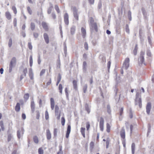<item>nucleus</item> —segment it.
Instances as JSON below:
<instances>
[{
  "instance_id": "9d476101",
  "label": "nucleus",
  "mask_w": 154,
  "mask_h": 154,
  "mask_svg": "<svg viewBox=\"0 0 154 154\" xmlns=\"http://www.w3.org/2000/svg\"><path fill=\"white\" fill-rule=\"evenodd\" d=\"M144 52L141 51L140 54V57L139 58L140 61L142 63H143L144 61V58L143 55H144Z\"/></svg>"
},
{
  "instance_id": "0eeeda50",
  "label": "nucleus",
  "mask_w": 154,
  "mask_h": 154,
  "mask_svg": "<svg viewBox=\"0 0 154 154\" xmlns=\"http://www.w3.org/2000/svg\"><path fill=\"white\" fill-rule=\"evenodd\" d=\"M73 14L74 18L76 20H79V16L77 13V10L76 8H73Z\"/></svg>"
},
{
  "instance_id": "bf43d9fd",
  "label": "nucleus",
  "mask_w": 154,
  "mask_h": 154,
  "mask_svg": "<svg viewBox=\"0 0 154 154\" xmlns=\"http://www.w3.org/2000/svg\"><path fill=\"white\" fill-rule=\"evenodd\" d=\"M41 63V60L40 59V56L38 54V64H40Z\"/></svg>"
},
{
  "instance_id": "a878e982",
  "label": "nucleus",
  "mask_w": 154,
  "mask_h": 154,
  "mask_svg": "<svg viewBox=\"0 0 154 154\" xmlns=\"http://www.w3.org/2000/svg\"><path fill=\"white\" fill-rule=\"evenodd\" d=\"M94 146V143L93 142L91 141L90 143V149L91 151H92L93 149Z\"/></svg>"
},
{
  "instance_id": "864d4df0",
  "label": "nucleus",
  "mask_w": 154,
  "mask_h": 154,
  "mask_svg": "<svg viewBox=\"0 0 154 154\" xmlns=\"http://www.w3.org/2000/svg\"><path fill=\"white\" fill-rule=\"evenodd\" d=\"M65 119L63 117L61 118V124L62 125H64L65 124Z\"/></svg>"
},
{
  "instance_id": "a211bd4d",
  "label": "nucleus",
  "mask_w": 154,
  "mask_h": 154,
  "mask_svg": "<svg viewBox=\"0 0 154 154\" xmlns=\"http://www.w3.org/2000/svg\"><path fill=\"white\" fill-rule=\"evenodd\" d=\"M43 28L46 31L48 30V27L46 23L45 22H42V23Z\"/></svg>"
},
{
  "instance_id": "3c124183",
  "label": "nucleus",
  "mask_w": 154,
  "mask_h": 154,
  "mask_svg": "<svg viewBox=\"0 0 154 154\" xmlns=\"http://www.w3.org/2000/svg\"><path fill=\"white\" fill-rule=\"evenodd\" d=\"M45 69H42L41 71L40 75V76H42L45 72Z\"/></svg>"
},
{
  "instance_id": "052dcab7",
  "label": "nucleus",
  "mask_w": 154,
  "mask_h": 154,
  "mask_svg": "<svg viewBox=\"0 0 154 154\" xmlns=\"http://www.w3.org/2000/svg\"><path fill=\"white\" fill-rule=\"evenodd\" d=\"M84 47L87 50H88V43L85 42V43Z\"/></svg>"
},
{
  "instance_id": "20e7f679",
  "label": "nucleus",
  "mask_w": 154,
  "mask_h": 154,
  "mask_svg": "<svg viewBox=\"0 0 154 154\" xmlns=\"http://www.w3.org/2000/svg\"><path fill=\"white\" fill-rule=\"evenodd\" d=\"M90 28L91 32L95 31L97 32L98 31L97 26L96 23L92 24L90 25Z\"/></svg>"
},
{
  "instance_id": "de8ad7c7",
  "label": "nucleus",
  "mask_w": 154,
  "mask_h": 154,
  "mask_svg": "<svg viewBox=\"0 0 154 154\" xmlns=\"http://www.w3.org/2000/svg\"><path fill=\"white\" fill-rule=\"evenodd\" d=\"M90 25H91L92 24L94 23H96L94 21V20L92 17H91L90 18Z\"/></svg>"
},
{
  "instance_id": "393cba45",
  "label": "nucleus",
  "mask_w": 154,
  "mask_h": 154,
  "mask_svg": "<svg viewBox=\"0 0 154 154\" xmlns=\"http://www.w3.org/2000/svg\"><path fill=\"white\" fill-rule=\"evenodd\" d=\"M59 107L57 105H56L55 106V116H57V114H58L60 112H59Z\"/></svg>"
},
{
  "instance_id": "c03bdc74",
  "label": "nucleus",
  "mask_w": 154,
  "mask_h": 154,
  "mask_svg": "<svg viewBox=\"0 0 154 154\" xmlns=\"http://www.w3.org/2000/svg\"><path fill=\"white\" fill-rule=\"evenodd\" d=\"M121 81V79L119 77H116V84L117 85L118 83H120Z\"/></svg>"
},
{
  "instance_id": "f03ea898",
  "label": "nucleus",
  "mask_w": 154,
  "mask_h": 154,
  "mask_svg": "<svg viewBox=\"0 0 154 154\" xmlns=\"http://www.w3.org/2000/svg\"><path fill=\"white\" fill-rule=\"evenodd\" d=\"M139 94L137 92L136 94V98L135 100V105H138L140 108L142 107L141 99L139 97Z\"/></svg>"
},
{
  "instance_id": "f3484780",
  "label": "nucleus",
  "mask_w": 154,
  "mask_h": 154,
  "mask_svg": "<svg viewBox=\"0 0 154 154\" xmlns=\"http://www.w3.org/2000/svg\"><path fill=\"white\" fill-rule=\"evenodd\" d=\"M70 130L71 126L70 125H68L67 127V128L66 134V138H68L69 137V135L70 132Z\"/></svg>"
},
{
  "instance_id": "72a5a7b5",
  "label": "nucleus",
  "mask_w": 154,
  "mask_h": 154,
  "mask_svg": "<svg viewBox=\"0 0 154 154\" xmlns=\"http://www.w3.org/2000/svg\"><path fill=\"white\" fill-rule=\"evenodd\" d=\"M110 142V139L108 138L106 140V148L107 149L108 148Z\"/></svg>"
},
{
  "instance_id": "7c9ffc66",
  "label": "nucleus",
  "mask_w": 154,
  "mask_h": 154,
  "mask_svg": "<svg viewBox=\"0 0 154 154\" xmlns=\"http://www.w3.org/2000/svg\"><path fill=\"white\" fill-rule=\"evenodd\" d=\"M148 131H147V136H148L149 134L151 132V126L150 124H148Z\"/></svg>"
},
{
  "instance_id": "c9c22d12",
  "label": "nucleus",
  "mask_w": 154,
  "mask_h": 154,
  "mask_svg": "<svg viewBox=\"0 0 154 154\" xmlns=\"http://www.w3.org/2000/svg\"><path fill=\"white\" fill-rule=\"evenodd\" d=\"M73 84L74 88L75 89H76L77 88V81L75 80H73Z\"/></svg>"
},
{
  "instance_id": "49530a36",
  "label": "nucleus",
  "mask_w": 154,
  "mask_h": 154,
  "mask_svg": "<svg viewBox=\"0 0 154 154\" xmlns=\"http://www.w3.org/2000/svg\"><path fill=\"white\" fill-rule=\"evenodd\" d=\"M38 152L39 154H43V150L42 148H40L38 149Z\"/></svg>"
},
{
  "instance_id": "9b49d317",
  "label": "nucleus",
  "mask_w": 154,
  "mask_h": 154,
  "mask_svg": "<svg viewBox=\"0 0 154 154\" xmlns=\"http://www.w3.org/2000/svg\"><path fill=\"white\" fill-rule=\"evenodd\" d=\"M51 107L52 110H53L54 109L55 103L54 99L53 98H51L50 99Z\"/></svg>"
},
{
  "instance_id": "f8f14e48",
  "label": "nucleus",
  "mask_w": 154,
  "mask_h": 154,
  "mask_svg": "<svg viewBox=\"0 0 154 154\" xmlns=\"http://www.w3.org/2000/svg\"><path fill=\"white\" fill-rule=\"evenodd\" d=\"M76 30V26H72L70 28V32L72 35H74L75 32Z\"/></svg>"
},
{
  "instance_id": "ea45409f",
  "label": "nucleus",
  "mask_w": 154,
  "mask_h": 154,
  "mask_svg": "<svg viewBox=\"0 0 154 154\" xmlns=\"http://www.w3.org/2000/svg\"><path fill=\"white\" fill-rule=\"evenodd\" d=\"M12 9L13 10L14 14H16L17 13V11L16 7L14 6H13L12 7Z\"/></svg>"
},
{
  "instance_id": "a18cd8bd",
  "label": "nucleus",
  "mask_w": 154,
  "mask_h": 154,
  "mask_svg": "<svg viewBox=\"0 0 154 154\" xmlns=\"http://www.w3.org/2000/svg\"><path fill=\"white\" fill-rule=\"evenodd\" d=\"M27 10L28 13L31 15L32 14V11L30 7L29 6L27 7Z\"/></svg>"
},
{
  "instance_id": "2eb2a0df",
  "label": "nucleus",
  "mask_w": 154,
  "mask_h": 154,
  "mask_svg": "<svg viewBox=\"0 0 154 154\" xmlns=\"http://www.w3.org/2000/svg\"><path fill=\"white\" fill-rule=\"evenodd\" d=\"M44 38L45 42L47 44H48L49 42V39L48 35L46 33H45L44 34Z\"/></svg>"
},
{
  "instance_id": "a19ab883",
  "label": "nucleus",
  "mask_w": 154,
  "mask_h": 154,
  "mask_svg": "<svg viewBox=\"0 0 154 154\" xmlns=\"http://www.w3.org/2000/svg\"><path fill=\"white\" fill-rule=\"evenodd\" d=\"M33 140L34 142L36 143H38V138L37 136H35L33 137Z\"/></svg>"
},
{
  "instance_id": "37998d69",
  "label": "nucleus",
  "mask_w": 154,
  "mask_h": 154,
  "mask_svg": "<svg viewBox=\"0 0 154 154\" xmlns=\"http://www.w3.org/2000/svg\"><path fill=\"white\" fill-rule=\"evenodd\" d=\"M86 127L87 131H88L90 127V124L89 122H87L86 123Z\"/></svg>"
},
{
  "instance_id": "680f3d73",
  "label": "nucleus",
  "mask_w": 154,
  "mask_h": 154,
  "mask_svg": "<svg viewBox=\"0 0 154 154\" xmlns=\"http://www.w3.org/2000/svg\"><path fill=\"white\" fill-rule=\"evenodd\" d=\"M57 128H54V136L56 137L57 136Z\"/></svg>"
},
{
  "instance_id": "69168bd1",
  "label": "nucleus",
  "mask_w": 154,
  "mask_h": 154,
  "mask_svg": "<svg viewBox=\"0 0 154 154\" xmlns=\"http://www.w3.org/2000/svg\"><path fill=\"white\" fill-rule=\"evenodd\" d=\"M123 108L122 107L120 109L119 115L120 116H122V113H123Z\"/></svg>"
},
{
  "instance_id": "c756f323",
  "label": "nucleus",
  "mask_w": 154,
  "mask_h": 154,
  "mask_svg": "<svg viewBox=\"0 0 154 154\" xmlns=\"http://www.w3.org/2000/svg\"><path fill=\"white\" fill-rule=\"evenodd\" d=\"M87 63L85 61H84L83 64V69L84 71H85L86 69Z\"/></svg>"
},
{
  "instance_id": "ddd939ff",
  "label": "nucleus",
  "mask_w": 154,
  "mask_h": 154,
  "mask_svg": "<svg viewBox=\"0 0 154 154\" xmlns=\"http://www.w3.org/2000/svg\"><path fill=\"white\" fill-rule=\"evenodd\" d=\"M46 137L48 140H50L51 137V134L49 129H48L46 130Z\"/></svg>"
},
{
  "instance_id": "09e8293b",
  "label": "nucleus",
  "mask_w": 154,
  "mask_h": 154,
  "mask_svg": "<svg viewBox=\"0 0 154 154\" xmlns=\"http://www.w3.org/2000/svg\"><path fill=\"white\" fill-rule=\"evenodd\" d=\"M64 45V53L66 54V52L67 49H66V44L65 42H64L63 44Z\"/></svg>"
},
{
  "instance_id": "4468645a",
  "label": "nucleus",
  "mask_w": 154,
  "mask_h": 154,
  "mask_svg": "<svg viewBox=\"0 0 154 154\" xmlns=\"http://www.w3.org/2000/svg\"><path fill=\"white\" fill-rule=\"evenodd\" d=\"M30 106L32 111V112L33 113L35 111V103L33 100H32L31 101Z\"/></svg>"
},
{
  "instance_id": "bb28decb",
  "label": "nucleus",
  "mask_w": 154,
  "mask_h": 154,
  "mask_svg": "<svg viewBox=\"0 0 154 154\" xmlns=\"http://www.w3.org/2000/svg\"><path fill=\"white\" fill-rule=\"evenodd\" d=\"M13 138V136L11 134H8V141L9 142Z\"/></svg>"
},
{
  "instance_id": "e433bc0d",
  "label": "nucleus",
  "mask_w": 154,
  "mask_h": 154,
  "mask_svg": "<svg viewBox=\"0 0 154 154\" xmlns=\"http://www.w3.org/2000/svg\"><path fill=\"white\" fill-rule=\"evenodd\" d=\"M110 126L108 123L106 124V131L108 132H109L110 131Z\"/></svg>"
},
{
  "instance_id": "dca6fc26",
  "label": "nucleus",
  "mask_w": 154,
  "mask_h": 154,
  "mask_svg": "<svg viewBox=\"0 0 154 154\" xmlns=\"http://www.w3.org/2000/svg\"><path fill=\"white\" fill-rule=\"evenodd\" d=\"M120 135L121 138L123 139L125 138V132L124 129L123 128L120 131Z\"/></svg>"
},
{
  "instance_id": "58836bf2",
  "label": "nucleus",
  "mask_w": 154,
  "mask_h": 154,
  "mask_svg": "<svg viewBox=\"0 0 154 154\" xmlns=\"http://www.w3.org/2000/svg\"><path fill=\"white\" fill-rule=\"evenodd\" d=\"M58 89L60 91V93L61 94H62L63 87L62 85L61 84H60L59 85Z\"/></svg>"
},
{
  "instance_id": "39448f33",
  "label": "nucleus",
  "mask_w": 154,
  "mask_h": 154,
  "mask_svg": "<svg viewBox=\"0 0 154 154\" xmlns=\"http://www.w3.org/2000/svg\"><path fill=\"white\" fill-rule=\"evenodd\" d=\"M24 129L21 128L20 129L17 131V136L18 139H20L21 137L23 136L24 134Z\"/></svg>"
},
{
  "instance_id": "e2e57ef3",
  "label": "nucleus",
  "mask_w": 154,
  "mask_h": 154,
  "mask_svg": "<svg viewBox=\"0 0 154 154\" xmlns=\"http://www.w3.org/2000/svg\"><path fill=\"white\" fill-rule=\"evenodd\" d=\"M87 85H85L84 87H83V91L84 93H85L86 92L87 89Z\"/></svg>"
},
{
  "instance_id": "338daca9",
  "label": "nucleus",
  "mask_w": 154,
  "mask_h": 154,
  "mask_svg": "<svg viewBox=\"0 0 154 154\" xmlns=\"http://www.w3.org/2000/svg\"><path fill=\"white\" fill-rule=\"evenodd\" d=\"M17 20L16 18H15L14 19L13 23L14 26H15L17 25Z\"/></svg>"
},
{
  "instance_id": "7ed1b4c3",
  "label": "nucleus",
  "mask_w": 154,
  "mask_h": 154,
  "mask_svg": "<svg viewBox=\"0 0 154 154\" xmlns=\"http://www.w3.org/2000/svg\"><path fill=\"white\" fill-rule=\"evenodd\" d=\"M130 60L128 58H126L123 63V68H124L125 69H128L129 66Z\"/></svg>"
},
{
  "instance_id": "423d86ee",
  "label": "nucleus",
  "mask_w": 154,
  "mask_h": 154,
  "mask_svg": "<svg viewBox=\"0 0 154 154\" xmlns=\"http://www.w3.org/2000/svg\"><path fill=\"white\" fill-rule=\"evenodd\" d=\"M104 119L103 117H101L100 122V128L101 131H103L104 129Z\"/></svg>"
},
{
  "instance_id": "f704fd0d",
  "label": "nucleus",
  "mask_w": 154,
  "mask_h": 154,
  "mask_svg": "<svg viewBox=\"0 0 154 154\" xmlns=\"http://www.w3.org/2000/svg\"><path fill=\"white\" fill-rule=\"evenodd\" d=\"M0 126L1 128L2 131H4L5 130L4 123L2 121H1L0 122Z\"/></svg>"
},
{
  "instance_id": "f257e3e1",
  "label": "nucleus",
  "mask_w": 154,
  "mask_h": 154,
  "mask_svg": "<svg viewBox=\"0 0 154 154\" xmlns=\"http://www.w3.org/2000/svg\"><path fill=\"white\" fill-rule=\"evenodd\" d=\"M17 64V60L15 57H12L10 62L9 66V72L11 73L13 68L16 66Z\"/></svg>"
},
{
  "instance_id": "412c9836",
  "label": "nucleus",
  "mask_w": 154,
  "mask_h": 154,
  "mask_svg": "<svg viewBox=\"0 0 154 154\" xmlns=\"http://www.w3.org/2000/svg\"><path fill=\"white\" fill-rule=\"evenodd\" d=\"M20 109V103H17L16 106L15 107V110L16 112H19Z\"/></svg>"
},
{
  "instance_id": "79ce46f5",
  "label": "nucleus",
  "mask_w": 154,
  "mask_h": 154,
  "mask_svg": "<svg viewBox=\"0 0 154 154\" xmlns=\"http://www.w3.org/2000/svg\"><path fill=\"white\" fill-rule=\"evenodd\" d=\"M49 118V115L47 110H46L45 112V119L46 120H48Z\"/></svg>"
},
{
  "instance_id": "8fccbe9b",
  "label": "nucleus",
  "mask_w": 154,
  "mask_h": 154,
  "mask_svg": "<svg viewBox=\"0 0 154 154\" xmlns=\"http://www.w3.org/2000/svg\"><path fill=\"white\" fill-rule=\"evenodd\" d=\"M129 117L131 119L133 118V112L131 108L129 109Z\"/></svg>"
},
{
  "instance_id": "1a4fd4ad",
  "label": "nucleus",
  "mask_w": 154,
  "mask_h": 154,
  "mask_svg": "<svg viewBox=\"0 0 154 154\" xmlns=\"http://www.w3.org/2000/svg\"><path fill=\"white\" fill-rule=\"evenodd\" d=\"M146 112L149 115L151 109V104L150 103H148L146 106Z\"/></svg>"
},
{
  "instance_id": "4c0bfd02",
  "label": "nucleus",
  "mask_w": 154,
  "mask_h": 154,
  "mask_svg": "<svg viewBox=\"0 0 154 154\" xmlns=\"http://www.w3.org/2000/svg\"><path fill=\"white\" fill-rule=\"evenodd\" d=\"M85 108L86 110L87 111L88 113L90 112V109L88 105L87 104H86L85 105Z\"/></svg>"
},
{
  "instance_id": "13d9d810",
  "label": "nucleus",
  "mask_w": 154,
  "mask_h": 154,
  "mask_svg": "<svg viewBox=\"0 0 154 154\" xmlns=\"http://www.w3.org/2000/svg\"><path fill=\"white\" fill-rule=\"evenodd\" d=\"M36 118L37 119H39L40 117V113L38 111H36Z\"/></svg>"
},
{
  "instance_id": "6ab92c4d",
  "label": "nucleus",
  "mask_w": 154,
  "mask_h": 154,
  "mask_svg": "<svg viewBox=\"0 0 154 154\" xmlns=\"http://www.w3.org/2000/svg\"><path fill=\"white\" fill-rule=\"evenodd\" d=\"M5 15L6 18L8 20H10L11 19V15L9 11H7L5 12Z\"/></svg>"
},
{
  "instance_id": "5701e85b",
  "label": "nucleus",
  "mask_w": 154,
  "mask_h": 154,
  "mask_svg": "<svg viewBox=\"0 0 154 154\" xmlns=\"http://www.w3.org/2000/svg\"><path fill=\"white\" fill-rule=\"evenodd\" d=\"M135 150V144L133 143L131 145V152L132 154H134Z\"/></svg>"
},
{
  "instance_id": "4be33fe9",
  "label": "nucleus",
  "mask_w": 154,
  "mask_h": 154,
  "mask_svg": "<svg viewBox=\"0 0 154 154\" xmlns=\"http://www.w3.org/2000/svg\"><path fill=\"white\" fill-rule=\"evenodd\" d=\"M85 129L84 128H81V132L84 137H85Z\"/></svg>"
},
{
  "instance_id": "c85d7f7f",
  "label": "nucleus",
  "mask_w": 154,
  "mask_h": 154,
  "mask_svg": "<svg viewBox=\"0 0 154 154\" xmlns=\"http://www.w3.org/2000/svg\"><path fill=\"white\" fill-rule=\"evenodd\" d=\"M61 79V76L60 74H59L57 77V81L56 83L57 86L59 82H60Z\"/></svg>"
},
{
  "instance_id": "cd10ccee",
  "label": "nucleus",
  "mask_w": 154,
  "mask_h": 154,
  "mask_svg": "<svg viewBox=\"0 0 154 154\" xmlns=\"http://www.w3.org/2000/svg\"><path fill=\"white\" fill-rule=\"evenodd\" d=\"M12 44V40L11 38H10L8 42V46L9 48H11Z\"/></svg>"
},
{
  "instance_id": "aec40b11",
  "label": "nucleus",
  "mask_w": 154,
  "mask_h": 154,
  "mask_svg": "<svg viewBox=\"0 0 154 154\" xmlns=\"http://www.w3.org/2000/svg\"><path fill=\"white\" fill-rule=\"evenodd\" d=\"M81 31L83 37L85 38L86 35V31L85 29L83 27H82L81 29Z\"/></svg>"
},
{
  "instance_id": "473e14b6",
  "label": "nucleus",
  "mask_w": 154,
  "mask_h": 154,
  "mask_svg": "<svg viewBox=\"0 0 154 154\" xmlns=\"http://www.w3.org/2000/svg\"><path fill=\"white\" fill-rule=\"evenodd\" d=\"M35 28V24L33 23H31L30 24V28L32 30H33Z\"/></svg>"
},
{
  "instance_id": "4d7b16f0",
  "label": "nucleus",
  "mask_w": 154,
  "mask_h": 154,
  "mask_svg": "<svg viewBox=\"0 0 154 154\" xmlns=\"http://www.w3.org/2000/svg\"><path fill=\"white\" fill-rule=\"evenodd\" d=\"M24 98L25 99L27 100H28L29 98V94L28 93H27L25 94Z\"/></svg>"
},
{
  "instance_id": "774afa93",
  "label": "nucleus",
  "mask_w": 154,
  "mask_h": 154,
  "mask_svg": "<svg viewBox=\"0 0 154 154\" xmlns=\"http://www.w3.org/2000/svg\"><path fill=\"white\" fill-rule=\"evenodd\" d=\"M146 54L149 57H150L151 56V54L150 50H148L146 52Z\"/></svg>"
},
{
  "instance_id": "6e6d98bb",
  "label": "nucleus",
  "mask_w": 154,
  "mask_h": 154,
  "mask_svg": "<svg viewBox=\"0 0 154 154\" xmlns=\"http://www.w3.org/2000/svg\"><path fill=\"white\" fill-rule=\"evenodd\" d=\"M128 17L130 20H131V11H129L128 13Z\"/></svg>"
},
{
  "instance_id": "b1692460",
  "label": "nucleus",
  "mask_w": 154,
  "mask_h": 154,
  "mask_svg": "<svg viewBox=\"0 0 154 154\" xmlns=\"http://www.w3.org/2000/svg\"><path fill=\"white\" fill-rule=\"evenodd\" d=\"M29 65L30 67H32L33 64V59L32 55H30L29 57Z\"/></svg>"
},
{
  "instance_id": "6e6552de",
  "label": "nucleus",
  "mask_w": 154,
  "mask_h": 154,
  "mask_svg": "<svg viewBox=\"0 0 154 154\" xmlns=\"http://www.w3.org/2000/svg\"><path fill=\"white\" fill-rule=\"evenodd\" d=\"M64 22L65 24L68 25L69 24V15L67 13L65 14L64 16Z\"/></svg>"
},
{
  "instance_id": "5fc2aeb1",
  "label": "nucleus",
  "mask_w": 154,
  "mask_h": 154,
  "mask_svg": "<svg viewBox=\"0 0 154 154\" xmlns=\"http://www.w3.org/2000/svg\"><path fill=\"white\" fill-rule=\"evenodd\" d=\"M125 29H126V32L128 33H129V28L127 24L125 26Z\"/></svg>"
},
{
  "instance_id": "603ef678",
  "label": "nucleus",
  "mask_w": 154,
  "mask_h": 154,
  "mask_svg": "<svg viewBox=\"0 0 154 154\" xmlns=\"http://www.w3.org/2000/svg\"><path fill=\"white\" fill-rule=\"evenodd\" d=\"M54 8L55 10L57 12V13H59L60 11L58 6L56 5L55 6Z\"/></svg>"
},
{
  "instance_id": "0e129e2a",
  "label": "nucleus",
  "mask_w": 154,
  "mask_h": 154,
  "mask_svg": "<svg viewBox=\"0 0 154 154\" xmlns=\"http://www.w3.org/2000/svg\"><path fill=\"white\" fill-rule=\"evenodd\" d=\"M28 47L29 48L30 50H32V46L31 43L29 42L28 43Z\"/></svg>"
},
{
  "instance_id": "2f4dec72",
  "label": "nucleus",
  "mask_w": 154,
  "mask_h": 154,
  "mask_svg": "<svg viewBox=\"0 0 154 154\" xmlns=\"http://www.w3.org/2000/svg\"><path fill=\"white\" fill-rule=\"evenodd\" d=\"M137 45H135V48L133 51V53L135 55L137 54Z\"/></svg>"
}]
</instances>
